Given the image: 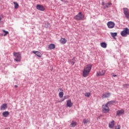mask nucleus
Wrapping results in <instances>:
<instances>
[{"label":"nucleus","mask_w":129,"mask_h":129,"mask_svg":"<svg viewBox=\"0 0 129 129\" xmlns=\"http://www.w3.org/2000/svg\"><path fill=\"white\" fill-rule=\"evenodd\" d=\"M121 35L122 37H125L126 35H129V29L127 28H126L124 29V30H123L121 32Z\"/></svg>","instance_id":"5"},{"label":"nucleus","mask_w":129,"mask_h":129,"mask_svg":"<svg viewBox=\"0 0 129 129\" xmlns=\"http://www.w3.org/2000/svg\"><path fill=\"white\" fill-rule=\"evenodd\" d=\"M70 62L72 65H74V64L75 63V57H74L73 59L70 60Z\"/></svg>","instance_id":"24"},{"label":"nucleus","mask_w":129,"mask_h":129,"mask_svg":"<svg viewBox=\"0 0 129 129\" xmlns=\"http://www.w3.org/2000/svg\"><path fill=\"white\" fill-rule=\"evenodd\" d=\"M102 6H104V2L102 3Z\"/></svg>","instance_id":"32"},{"label":"nucleus","mask_w":129,"mask_h":129,"mask_svg":"<svg viewBox=\"0 0 129 129\" xmlns=\"http://www.w3.org/2000/svg\"><path fill=\"white\" fill-rule=\"evenodd\" d=\"M114 127V120H112L109 123V128H113Z\"/></svg>","instance_id":"14"},{"label":"nucleus","mask_w":129,"mask_h":129,"mask_svg":"<svg viewBox=\"0 0 129 129\" xmlns=\"http://www.w3.org/2000/svg\"><path fill=\"white\" fill-rule=\"evenodd\" d=\"M110 35H111V36H112V37L113 39H115V37H116V36H117V33H116V32H115V33L111 32Z\"/></svg>","instance_id":"21"},{"label":"nucleus","mask_w":129,"mask_h":129,"mask_svg":"<svg viewBox=\"0 0 129 129\" xmlns=\"http://www.w3.org/2000/svg\"><path fill=\"white\" fill-rule=\"evenodd\" d=\"M68 97H69V96H64V99L62 100V101H64V100H65V99H67V98H68Z\"/></svg>","instance_id":"29"},{"label":"nucleus","mask_w":129,"mask_h":129,"mask_svg":"<svg viewBox=\"0 0 129 129\" xmlns=\"http://www.w3.org/2000/svg\"><path fill=\"white\" fill-rule=\"evenodd\" d=\"M3 115L4 117H8L10 115V112L8 111H4L3 113Z\"/></svg>","instance_id":"16"},{"label":"nucleus","mask_w":129,"mask_h":129,"mask_svg":"<svg viewBox=\"0 0 129 129\" xmlns=\"http://www.w3.org/2000/svg\"><path fill=\"white\" fill-rule=\"evenodd\" d=\"M87 122H89V120L88 119H84L83 120L84 123H87Z\"/></svg>","instance_id":"27"},{"label":"nucleus","mask_w":129,"mask_h":129,"mask_svg":"<svg viewBox=\"0 0 129 129\" xmlns=\"http://www.w3.org/2000/svg\"><path fill=\"white\" fill-rule=\"evenodd\" d=\"M123 113H124V110L123 109L118 110L116 112V116H120V115L123 114Z\"/></svg>","instance_id":"11"},{"label":"nucleus","mask_w":129,"mask_h":129,"mask_svg":"<svg viewBox=\"0 0 129 129\" xmlns=\"http://www.w3.org/2000/svg\"><path fill=\"white\" fill-rule=\"evenodd\" d=\"M33 53L34 54H35V55H36V56H37V57H42V54L41 53V52H40L38 51H33Z\"/></svg>","instance_id":"15"},{"label":"nucleus","mask_w":129,"mask_h":129,"mask_svg":"<svg viewBox=\"0 0 129 129\" xmlns=\"http://www.w3.org/2000/svg\"><path fill=\"white\" fill-rule=\"evenodd\" d=\"M100 46L102 47V48H106L107 47V44L105 42H102L100 43Z\"/></svg>","instance_id":"18"},{"label":"nucleus","mask_w":129,"mask_h":129,"mask_svg":"<svg viewBox=\"0 0 129 129\" xmlns=\"http://www.w3.org/2000/svg\"><path fill=\"white\" fill-rule=\"evenodd\" d=\"M58 91H60V92H63V89H62V88H59L58 89Z\"/></svg>","instance_id":"31"},{"label":"nucleus","mask_w":129,"mask_h":129,"mask_svg":"<svg viewBox=\"0 0 129 129\" xmlns=\"http://www.w3.org/2000/svg\"><path fill=\"white\" fill-rule=\"evenodd\" d=\"M13 54H14V56L16 57L14 60L17 62H20V61H21V53L20 52H14Z\"/></svg>","instance_id":"4"},{"label":"nucleus","mask_w":129,"mask_h":129,"mask_svg":"<svg viewBox=\"0 0 129 129\" xmlns=\"http://www.w3.org/2000/svg\"><path fill=\"white\" fill-rule=\"evenodd\" d=\"M7 108H8V104H3L1 106L0 109L1 110H6Z\"/></svg>","instance_id":"13"},{"label":"nucleus","mask_w":129,"mask_h":129,"mask_svg":"<svg viewBox=\"0 0 129 129\" xmlns=\"http://www.w3.org/2000/svg\"><path fill=\"white\" fill-rule=\"evenodd\" d=\"M61 1V2H63V0H60Z\"/></svg>","instance_id":"36"},{"label":"nucleus","mask_w":129,"mask_h":129,"mask_svg":"<svg viewBox=\"0 0 129 129\" xmlns=\"http://www.w3.org/2000/svg\"><path fill=\"white\" fill-rule=\"evenodd\" d=\"M84 95L86 97H90V95H91V93L86 92L84 94Z\"/></svg>","instance_id":"23"},{"label":"nucleus","mask_w":129,"mask_h":129,"mask_svg":"<svg viewBox=\"0 0 129 129\" xmlns=\"http://www.w3.org/2000/svg\"><path fill=\"white\" fill-rule=\"evenodd\" d=\"M4 33H5L4 34V36H7L9 34V32L8 31H6V30H3Z\"/></svg>","instance_id":"28"},{"label":"nucleus","mask_w":129,"mask_h":129,"mask_svg":"<svg viewBox=\"0 0 129 129\" xmlns=\"http://www.w3.org/2000/svg\"><path fill=\"white\" fill-rule=\"evenodd\" d=\"M125 86H126L127 85H126V84H125Z\"/></svg>","instance_id":"37"},{"label":"nucleus","mask_w":129,"mask_h":129,"mask_svg":"<svg viewBox=\"0 0 129 129\" xmlns=\"http://www.w3.org/2000/svg\"><path fill=\"white\" fill-rule=\"evenodd\" d=\"M48 49L49 50H52L53 49H55V45L54 44H50L48 46Z\"/></svg>","instance_id":"19"},{"label":"nucleus","mask_w":129,"mask_h":129,"mask_svg":"<svg viewBox=\"0 0 129 129\" xmlns=\"http://www.w3.org/2000/svg\"><path fill=\"white\" fill-rule=\"evenodd\" d=\"M58 95L60 98H62V97H63V96L64 95V93L63 92H60Z\"/></svg>","instance_id":"26"},{"label":"nucleus","mask_w":129,"mask_h":129,"mask_svg":"<svg viewBox=\"0 0 129 129\" xmlns=\"http://www.w3.org/2000/svg\"><path fill=\"white\" fill-rule=\"evenodd\" d=\"M36 9L38 11H41V12L45 11V7H44V6H43L42 5H37L36 6Z\"/></svg>","instance_id":"9"},{"label":"nucleus","mask_w":129,"mask_h":129,"mask_svg":"<svg viewBox=\"0 0 129 129\" xmlns=\"http://www.w3.org/2000/svg\"><path fill=\"white\" fill-rule=\"evenodd\" d=\"M124 14L125 15V17L126 19H129V12H128V9L126 8H124L123 9Z\"/></svg>","instance_id":"8"},{"label":"nucleus","mask_w":129,"mask_h":129,"mask_svg":"<svg viewBox=\"0 0 129 129\" xmlns=\"http://www.w3.org/2000/svg\"><path fill=\"white\" fill-rule=\"evenodd\" d=\"M77 125V123L76 121H72V123H71V126L72 127H75V126H76Z\"/></svg>","instance_id":"20"},{"label":"nucleus","mask_w":129,"mask_h":129,"mask_svg":"<svg viewBox=\"0 0 129 129\" xmlns=\"http://www.w3.org/2000/svg\"><path fill=\"white\" fill-rule=\"evenodd\" d=\"M111 103H112V101H109L106 104H104L102 106L103 112H104V113L109 112V107H108V106H109Z\"/></svg>","instance_id":"2"},{"label":"nucleus","mask_w":129,"mask_h":129,"mask_svg":"<svg viewBox=\"0 0 129 129\" xmlns=\"http://www.w3.org/2000/svg\"><path fill=\"white\" fill-rule=\"evenodd\" d=\"M13 4L14 5V8L17 10V9H19V4L18 3L14 2H13Z\"/></svg>","instance_id":"22"},{"label":"nucleus","mask_w":129,"mask_h":129,"mask_svg":"<svg viewBox=\"0 0 129 129\" xmlns=\"http://www.w3.org/2000/svg\"><path fill=\"white\" fill-rule=\"evenodd\" d=\"M92 67V66H91V64H88L84 68V70L83 71V77H87V76L89 75L90 71H91Z\"/></svg>","instance_id":"1"},{"label":"nucleus","mask_w":129,"mask_h":129,"mask_svg":"<svg viewBox=\"0 0 129 129\" xmlns=\"http://www.w3.org/2000/svg\"><path fill=\"white\" fill-rule=\"evenodd\" d=\"M15 87H16V88H18V86L15 85Z\"/></svg>","instance_id":"35"},{"label":"nucleus","mask_w":129,"mask_h":129,"mask_svg":"<svg viewBox=\"0 0 129 129\" xmlns=\"http://www.w3.org/2000/svg\"><path fill=\"white\" fill-rule=\"evenodd\" d=\"M1 21H2V17L1 16H0V22H1Z\"/></svg>","instance_id":"33"},{"label":"nucleus","mask_w":129,"mask_h":129,"mask_svg":"<svg viewBox=\"0 0 129 129\" xmlns=\"http://www.w3.org/2000/svg\"><path fill=\"white\" fill-rule=\"evenodd\" d=\"M111 95V94L110 93H105L102 94V98L103 99L108 98V97H110Z\"/></svg>","instance_id":"10"},{"label":"nucleus","mask_w":129,"mask_h":129,"mask_svg":"<svg viewBox=\"0 0 129 129\" xmlns=\"http://www.w3.org/2000/svg\"><path fill=\"white\" fill-rule=\"evenodd\" d=\"M73 105V103L71 102V100H68L67 101V106L68 107H72V106Z\"/></svg>","instance_id":"12"},{"label":"nucleus","mask_w":129,"mask_h":129,"mask_svg":"<svg viewBox=\"0 0 129 129\" xmlns=\"http://www.w3.org/2000/svg\"><path fill=\"white\" fill-rule=\"evenodd\" d=\"M107 25L108 28H109V29H112V28H114V26L115 25L114 23L112 21L108 22L107 23Z\"/></svg>","instance_id":"7"},{"label":"nucleus","mask_w":129,"mask_h":129,"mask_svg":"<svg viewBox=\"0 0 129 129\" xmlns=\"http://www.w3.org/2000/svg\"><path fill=\"white\" fill-rule=\"evenodd\" d=\"M111 5H112V4H111V3H108L107 4H106L105 6H104V9H107L108 8V6H111Z\"/></svg>","instance_id":"25"},{"label":"nucleus","mask_w":129,"mask_h":129,"mask_svg":"<svg viewBox=\"0 0 129 129\" xmlns=\"http://www.w3.org/2000/svg\"><path fill=\"white\" fill-rule=\"evenodd\" d=\"M106 73V71H105V70H102L101 71H98L96 73V76H97V77H99L100 76H104Z\"/></svg>","instance_id":"6"},{"label":"nucleus","mask_w":129,"mask_h":129,"mask_svg":"<svg viewBox=\"0 0 129 129\" xmlns=\"http://www.w3.org/2000/svg\"><path fill=\"white\" fill-rule=\"evenodd\" d=\"M113 77H116V75H113Z\"/></svg>","instance_id":"34"},{"label":"nucleus","mask_w":129,"mask_h":129,"mask_svg":"<svg viewBox=\"0 0 129 129\" xmlns=\"http://www.w3.org/2000/svg\"><path fill=\"white\" fill-rule=\"evenodd\" d=\"M74 19L75 20H77V21H83L84 20H85V18H84V15H83L82 12L79 13L78 15L75 16L74 17Z\"/></svg>","instance_id":"3"},{"label":"nucleus","mask_w":129,"mask_h":129,"mask_svg":"<svg viewBox=\"0 0 129 129\" xmlns=\"http://www.w3.org/2000/svg\"><path fill=\"white\" fill-rule=\"evenodd\" d=\"M60 42L61 44H66V43H67V40L65 38H61L60 40Z\"/></svg>","instance_id":"17"},{"label":"nucleus","mask_w":129,"mask_h":129,"mask_svg":"<svg viewBox=\"0 0 129 129\" xmlns=\"http://www.w3.org/2000/svg\"><path fill=\"white\" fill-rule=\"evenodd\" d=\"M115 129H120V125H117V126H116Z\"/></svg>","instance_id":"30"}]
</instances>
